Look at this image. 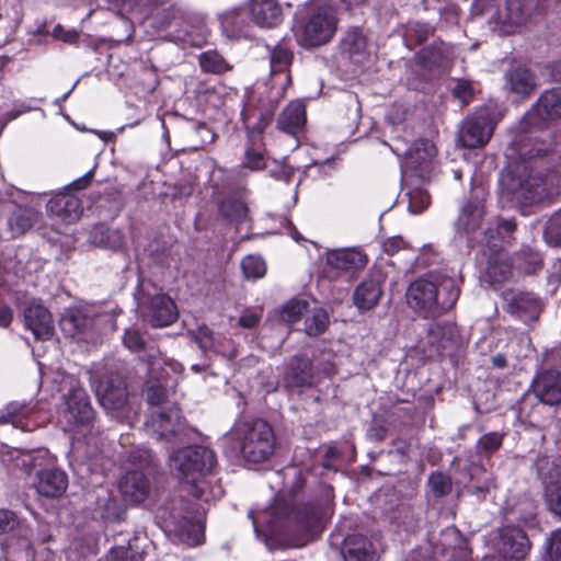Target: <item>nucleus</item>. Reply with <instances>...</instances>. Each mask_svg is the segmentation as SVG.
<instances>
[{"label":"nucleus","instance_id":"nucleus-1","mask_svg":"<svg viewBox=\"0 0 561 561\" xmlns=\"http://www.w3.org/2000/svg\"><path fill=\"white\" fill-rule=\"evenodd\" d=\"M181 371L179 363L160 355L151 356L146 387L150 415L146 424L159 440L182 443L188 434L179 408L165 400L169 388L176 385Z\"/></svg>","mask_w":561,"mask_h":561},{"label":"nucleus","instance_id":"nucleus-2","mask_svg":"<svg viewBox=\"0 0 561 561\" xmlns=\"http://www.w3.org/2000/svg\"><path fill=\"white\" fill-rule=\"evenodd\" d=\"M254 533L265 538L282 536L286 547H301L312 540L318 533L319 518L311 507L294 508L277 495L266 510L250 511Z\"/></svg>","mask_w":561,"mask_h":561},{"label":"nucleus","instance_id":"nucleus-3","mask_svg":"<svg viewBox=\"0 0 561 561\" xmlns=\"http://www.w3.org/2000/svg\"><path fill=\"white\" fill-rule=\"evenodd\" d=\"M224 444H230L232 453L239 451L250 462H262L270 458L275 448L272 426L262 419L239 420L224 436Z\"/></svg>","mask_w":561,"mask_h":561},{"label":"nucleus","instance_id":"nucleus-4","mask_svg":"<svg viewBox=\"0 0 561 561\" xmlns=\"http://www.w3.org/2000/svg\"><path fill=\"white\" fill-rule=\"evenodd\" d=\"M459 290L453 278H419L408 289L409 305L424 318L440 316L457 301Z\"/></svg>","mask_w":561,"mask_h":561},{"label":"nucleus","instance_id":"nucleus-5","mask_svg":"<svg viewBox=\"0 0 561 561\" xmlns=\"http://www.w3.org/2000/svg\"><path fill=\"white\" fill-rule=\"evenodd\" d=\"M337 21L336 10L332 5L311 3L296 13L291 31L298 45L316 47L332 39Z\"/></svg>","mask_w":561,"mask_h":561},{"label":"nucleus","instance_id":"nucleus-6","mask_svg":"<svg viewBox=\"0 0 561 561\" xmlns=\"http://www.w3.org/2000/svg\"><path fill=\"white\" fill-rule=\"evenodd\" d=\"M216 465L214 451L204 446H187L169 457L171 471L182 481L194 484Z\"/></svg>","mask_w":561,"mask_h":561},{"label":"nucleus","instance_id":"nucleus-7","mask_svg":"<svg viewBox=\"0 0 561 561\" xmlns=\"http://www.w3.org/2000/svg\"><path fill=\"white\" fill-rule=\"evenodd\" d=\"M93 419L94 411L87 392L81 387L71 386L65 397V408L59 419L64 431L76 432L79 427L89 425Z\"/></svg>","mask_w":561,"mask_h":561},{"label":"nucleus","instance_id":"nucleus-8","mask_svg":"<svg viewBox=\"0 0 561 561\" xmlns=\"http://www.w3.org/2000/svg\"><path fill=\"white\" fill-rule=\"evenodd\" d=\"M49 420L47 414H43L36 404L10 402L0 410V423H11L14 427L24 432H31L42 426Z\"/></svg>","mask_w":561,"mask_h":561},{"label":"nucleus","instance_id":"nucleus-9","mask_svg":"<svg viewBox=\"0 0 561 561\" xmlns=\"http://www.w3.org/2000/svg\"><path fill=\"white\" fill-rule=\"evenodd\" d=\"M561 360V348L552 350L546 358L548 364H557ZM534 392L537 398L546 404H558L561 402V370L547 369L537 375L533 382Z\"/></svg>","mask_w":561,"mask_h":561},{"label":"nucleus","instance_id":"nucleus-10","mask_svg":"<svg viewBox=\"0 0 561 561\" xmlns=\"http://www.w3.org/2000/svg\"><path fill=\"white\" fill-rule=\"evenodd\" d=\"M494 129V122L490 115L481 112L467 118L460 126L457 141L462 147H483L491 138Z\"/></svg>","mask_w":561,"mask_h":561},{"label":"nucleus","instance_id":"nucleus-11","mask_svg":"<svg viewBox=\"0 0 561 561\" xmlns=\"http://www.w3.org/2000/svg\"><path fill=\"white\" fill-rule=\"evenodd\" d=\"M91 308L88 306L71 307L65 310L60 319L62 332L71 337L85 335L94 325Z\"/></svg>","mask_w":561,"mask_h":561},{"label":"nucleus","instance_id":"nucleus-12","mask_svg":"<svg viewBox=\"0 0 561 561\" xmlns=\"http://www.w3.org/2000/svg\"><path fill=\"white\" fill-rule=\"evenodd\" d=\"M142 312L153 327L170 325L179 314L174 301L164 294L154 295Z\"/></svg>","mask_w":561,"mask_h":561},{"label":"nucleus","instance_id":"nucleus-13","mask_svg":"<svg viewBox=\"0 0 561 561\" xmlns=\"http://www.w3.org/2000/svg\"><path fill=\"white\" fill-rule=\"evenodd\" d=\"M500 537L502 541L501 552L505 559L519 561L528 554L530 542L519 528L505 526L501 529Z\"/></svg>","mask_w":561,"mask_h":561},{"label":"nucleus","instance_id":"nucleus-14","mask_svg":"<svg viewBox=\"0 0 561 561\" xmlns=\"http://www.w3.org/2000/svg\"><path fill=\"white\" fill-rule=\"evenodd\" d=\"M293 53L283 47L275 46L270 55L272 85L277 89V93L290 85L291 78L289 75V66L291 65Z\"/></svg>","mask_w":561,"mask_h":561},{"label":"nucleus","instance_id":"nucleus-15","mask_svg":"<svg viewBox=\"0 0 561 561\" xmlns=\"http://www.w3.org/2000/svg\"><path fill=\"white\" fill-rule=\"evenodd\" d=\"M95 394L100 404L106 411L119 410L127 400L126 387L119 378H108L98 382Z\"/></svg>","mask_w":561,"mask_h":561},{"label":"nucleus","instance_id":"nucleus-16","mask_svg":"<svg viewBox=\"0 0 561 561\" xmlns=\"http://www.w3.org/2000/svg\"><path fill=\"white\" fill-rule=\"evenodd\" d=\"M346 561H377L381 543L377 538L369 539L362 535L348 536L344 540Z\"/></svg>","mask_w":561,"mask_h":561},{"label":"nucleus","instance_id":"nucleus-17","mask_svg":"<svg viewBox=\"0 0 561 561\" xmlns=\"http://www.w3.org/2000/svg\"><path fill=\"white\" fill-rule=\"evenodd\" d=\"M47 209L66 224L77 221L83 213L79 196L70 192L60 193L50 198Z\"/></svg>","mask_w":561,"mask_h":561},{"label":"nucleus","instance_id":"nucleus-18","mask_svg":"<svg viewBox=\"0 0 561 561\" xmlns=\"http://www.w3.org/2000/svg\"><path fill=\"white\" fill-rule=\"evenodd\" d=\"M249 12L254 24L272 28L283 21V10L276 0H250Z\"/></svg>","mask_w":561,"mask_h":561},{"label":"nucleus","instance_id":"nucleus-19","mask_svg":"<svg viewBox=\"0 0 561 561\" xmlns=\"http://www.w3.org/2000/svg\"><path fill=\"white\" fill-rule=\"evenodd\" d=\"M437 149L435 145L426 139H420L404 153V167L424 176V171L436 157Z\"/></svg>","mask_w":561,"mask_h":561},{"label":"nucleus","instance_id":"nucleus-20","mask_svg":"<svg viewBox=\"0 0 561 561\" xmlns=\"http://www.w3.org/2000/svg\"><path fill=\"white\" fill-rule=\"evenodd\" d=\"M25 325L37 340H49L54 334L50 312L42 305H31L24 312Z\"/></svg>","mask_w":561,"mask_h":561},{"label":"nucleus","instance_id":"nucleus-21","mask_svg":"<svg viewBox=\"0 0 561 561\" xmlns=\"http://www.w3.org/2000/svg\"><path fill=\"white\" fill-rule=\"evenodd\" d=\"M504 300L508 311L523 321H534L539 316V300L529 293H505Z\"/></svg>","mask_w":561,"mask_h":561},{"label":"nucleus","instance_id":"nucleus-22","mask_svg":"<svg viewBox=\"0 0 561 561\" xmlns=\"http://www.w3.org/2000/svg\"><path fill=\"white\" fill-rule=\"evenodd\" d=\"M67 485L66 473L55 468L41 470L34 481L37 493L47 497L59 496L66 491Z\"/></svg>","mask_w":561,"mask_h":561},{"label":"nucleus","instance_id":"nucleus-23","mask_svg":"<svg viewBox=\"0 0 561 561\" xmlns=\"http://www.w3.org/2000/svg\"><path fill=\"white\" fill-rule=\"evenodd\" d=\"M148 488L147 479L138 471L126 473L118 483V489L123 497L130 503L142 502L148 494Z\"/></svg>","mask_w":561,"mask_h":561},{"label":"nucleus","instance_id":"nucleus-24","mask_svg":"<svg viewBox=\"0 0 561 561\" xmlns=\"http://www.w3.org/2000/svg\"><path fill=\"white\" fill-rule=\"evenodd\" d=\"M366 263V255L357 248L334 249L327 252V264L336 270L358 268Z\"/></svg>","mask_w":561,"mask_h":561},{"label":"nucleus","instance_id":"nucleus-25","mask_svg":"<svg viewBox=\"0 0 561 561\" xmlns=\"http://www.w3.org/2000/svg\"><path fill=\"white\" fill-rule=\"evenodd\" d=\"M306 123V108L301 101H293L278 117V127L290 135H296Z\"/></svg>","mask_w":561,"mask_h":561},{"label":"nucleus","instance_id":"nucleus-26","mask_svg":"<svg viewBox=\"0 0 561 561\" xmlns=\"http://www.w3.org/2000/svg\"><path fill=\"white\" fill-rule=\"evenodd\" d=\"M382 295L380 282L368 278L364 279L355 289L353 299L359 310L374 308Z\"/></svg>","mask_w":561,"mask_h":561},{"label":"nucleus","instance_id":"nucleus-27","mask_svg":"<svg viewBox=\"0 0 561 561\" xmlns=\"http://www.w3.org/2000/svg\"><path fill=\"white\" fill-rule=\"evenodd\" d=\"M284 380L286 386L289 388H302L311 386V363L305 358L291 359Z\"/></svg>","mask_w":561,"mask_h":561},{"label":"nucleus","instance_id":"nucleus-28","mask_svg":"<svg viewBox=\"0 0 561 561\" xmlns=\"http://www.w3.org/2000/svg\"><path fill=\"white\" fill-rule=\"evenodd\" d=\"M505 88L508 91L522 96L530 94L535 89L534 76L524 67L510 70L505 75Z\"/></svg>","mask_w":561,"mask_h":561},{"label":"nucleus","instance_id":"nucleus-29","mask_svg":"<svg viewBox=\"0 0 561 561\" xmlns=\"http://www.w3.org/2000/svg\"><path fill=\"white\" fill-rule=\"evenodd\" d=\"M483 213V205L480 201L467 203L460 210L456 229L461 232L474 231L480 227Z\"/></svg>","mask_w":561,"mask_h":561},{"label":"nucleus","instance_id":"nucleus-30","mask_svg":"<svg viewBox=\"0 0 561 561\" xmlns=\"http://www.w3.org/2000/svg\"><path fill=\"white\" fill-rule=\"evenodd\" d=\"M534 112L542 118L561 116V89L545 92L535 105Z\"/></svg>","mask_w":561,"mask_h":561},{"label":"nucleus","instance_id":"nucleus-31","mask_svg":"<svg viewBox=\"0 0 561 561\" xmlns=\"http://www.w3.org/2000/svg\"><path fill=\"white\" fill-rule=\"evenodd\" d=\"M90 241L96 247L116 250L123 245L124 237L119 230L99 226L91 231Z\"/></svg>","mask_w":561,"mask_h":561},{"label":"nucleus","instance_id":"nucleus-32","mask_svg":"<svg viewBox=\"0 0 561 561\" xmlns=\"http://www.w3.org/2000/svg\"><path fill=\"white\" fill-rule=\"evenodd\" d=\"M486 275L494 283H502L512 275V263L506 253L496 252L489 261Z\"/></svg>","mask_w":561,"mask_h":561},{"label":"nucleus","instance_id":"nucleus-33","mask_svg":"<svg viewBox=\"0 0 561 561\" xmlns=\"http://www.w3.org/2000/svg\"><path fill=\"white\" fill-rule=\"evenodd\" d=\"M222 33L228 38H237L244 32L245 21L238 9H230L219 14Z\"/></svg>","mask_w":561,"mask_h":561},{"label":"nucleus","instance_id":"nucleus-34","mask_svg":"<svg viewBox=\"0 0 561 561\" xmlns=\"http://www.w3.org/2000/svg\"><path fill=\"white\" fill-rule=\"evenodd\" d=\"M38 214L33 208H18L9 218V228L13 236L26 232L37 221Z\"/></svg>","mask_w":561,"mask_h":561},{"label":"nucleus","instance_id":"nucleus-35","mask_svg":"<svg viewBox=\"0 0 561 561\" xmlns=\"http://www.w3.org/2000/svg\"><path fill=\"white\" fill-rule=\"evenodd\" d=\"M523 0H506L503 9L497 12V19L501 23L517 26L526 21Z\"/></svg>","mask_w":561,"mask_h":561},{"label":"nucleus","instance_id":"nucleus-36","mask_svg":"<svg viewBox=\"0 0 561 561\" xmlns=\"http://www.w3.org/2000/svg\"><path fill=\"white\" fill-rule=\"evenodd\" d=\"M180 541L187 546H198L204 540V526L201 522L185 520L176 528Z\"/></svg>","mask_w":561,"mask_h":561},{"label":"nucleus","instance_id":"nucleus-37","mask_svg":"<svg viewBox=\"0 0 561 561\" xmlns=\"http://www.w3.org/2000/svg\"><path fill=\"white\" fill-rule=\"evenodd\" d=\"M343 46L352 58L356 61H360V57L367 50V39L360 31L354 30L347 33L343 39Z\"/></svg>","mask_w":561,"mask_h":561},{"label":"nucleus","instance_id":"nucleus-38","mask_svg":"<svg viewBox=\"0 0 561 561\" xmlns=\"http://www.w3.org/2000/svg\"><path fill=\"white\" fill-rule=\"evenodd\" d=\"M243 275L248 279H257L265 275L266 264L259 255H247L241 261Z\"/></svg>","mask_w":561,"mask_h":561},{"label":"nucleus","instance_id":"nucleus-39","mask_svg":"<svg viewBox=\"0 0 561 561\" xmlns=\"http://www.w3.org/2000/svg\"><path fill=\"white\" fill-rule=\"evenodd\" d=\"M329 323V316L325 310L317 308L306 319V332L308 335H319L323 333Z\"/></svg>","mask_w":561,"mask_h":561},{"label":"nucleus","instance_id":"nucleus-40","mask_svg":"<svg viewBox=\"0 0 561 561\" xmlns=\"http://www.w3.org/2000/svg\"><path fill=\"white\" fill-rule=\"evenodd\" d=\"M518 170L519 165H517L514 170L510 167L507 170L501 173L500 178L501 186L513 195L528 187V181L515 178V174Z\"/></svg>","mask_w":561,"mask_h":561},{"label":"nucleus","instance_id":"nucleus-41","mask_svg":"<svg viewBox=\"0 0 561 561\" xmlns=\"http://www.w3.org/2000/svg\"><path fill=\"white\" fill-rule=\"evenodd\" d=\"M221 213L237 224H242L248 218V207L241 201H227L222 203Z\"/></svg>","mask_w":561,"mask_h":561},{"label":"nucleus","instance_id":"nucleus-42","mask_svg":"<svg viewBox=\"0 0 561 561\" xmlns=\"http://www.w3.org/2000/svg\"><path fill=\"white\" fill-rule=\"evenodd\" d=\"M199 65L207 72H222L227 65L216 51H206L199 56Z\"/></svg>","mask_w":561,"mask_h":561},{"label":"nucleus","instance_id":"nucleus-43","mask_svg":"<svg viewBox=\"0 0 561 561\" xmlns=\"http://www.w3.org/2000/svg\"><path fill=\"white\" fill-rule=\"evenodd\" d=\"M428 193L423 188H415L409 193V209L413 214L424 211L430 205Z\"/></svg>","mask_w":561,"mask_h":561},{"label":"nucleus","instance_id":"nucleus-44","mask_svg":"<svg viewBox=\"0 0 561 561\" xmlns=\"http://www.w3.org/2000/svg\"><path fill=\"white\" fill-rule=\"evenodd\" d=\"M306 308L305 301L291 299L283 307L282 319L287 323H294L301 317Z\"/></svg>","mask_w":561,"mask_h":561},{"label":"nucleus","instance_id":"nucleus-45","mask_svg":"<svg viewBox=\"0 0 561 561\" xmlns=\"http://www.w3.org/2000/svg\"><path fill=\"white\" fill-rule=\"evenodd\" d=\"M428 485L433 493L437 496L447 494L451 489L450 479L440 472L431 474L428 479Z\"/></svg>","mask_w":561,"mask_h":561},{"label":"nucleus","instance_id":"nucleus-46","mask_svg":"<svg viewBox=\"0 0 561 561\" xmlns=\"http://www.w3.org/2000/svg\"><path fill=\"white\" fill-rule=\"evenodd\" d=\"M265 165H266V161H265V157H264L263 152L260 150L250 148V149L245 150L244 162L240 168L241 169L248 168L251 171H257V170L265 168Z\"/></svg>","mask_w":561,"mask_h":561},{"label":"nucleus","instance_id":"nucleus-47","mask_svg":"<svg viewBox=\"0 0 561 561\" xmlns=\"http://www.w3.org/2000/svg\"><path fill=\"white\" fill-rule=\"evenodd\" d=\"M545 237L556 243H561V211L549 219L545 229Z\"/></svg>","mask_w":561,"mask_h":561},{"label":"nucleus","instance_id":"nucleus-48","mask_svg":"<svg viewBox=\"0 0 561 561\" xmlns=\"http://www.w3.org/2000/svg\"><path fill=\"white\" fill-rule=\"evenodd\" d=\"M20 525L18 516L9 510H0V535L14 530Z\"/></svg>","mask_w":561,"mask_h":561},{"label":"nucleus","instance_id":"nucleus-49","mask_svg":"<svg viewBox=\"0 0 561 561\" xmlns=\"http://www.w3.org/2000/svg\"><path fill=\"white\" fill-rule=\"evenodd\" d=\"M546 501L549 510L561 517V485L547 489Z\"/></svg>","mask_w":561,"mask_h":561},{"label":"nucleus","instance_id":"nucleus-50","mask_svg":"<svg viewBox=\"0 0 561 561\" xmlns=\"http://www.w3.org/2000/svg\"><path fill=\"white\" fill-rule=\"evenodd\" d=\"M123 342L131 352H140L145 346L141 334L134 329L126 330Z\"/></svg>","mask_w":561,"mask_h":561},{"label":"nucleus","instance_id":"nucleus-51","mask_svg":"<svg viewBox=\"0 0 561 561\" xmlns=\"http://www.w3.org/2000/svg\"><path fill=\"white\" fill-rule=\"evenodd\" d=\"M262 309H247L239 318V325L244 329L254 328L261 320Z\"/></svg>","mask_w":561,"mask_h":561},{"label":"nucleus","instance_id":"nucleus-52","mask_svg":"<svg viewBox=\"0 0 561 561\" xmlns=\"http://www.w3.org/2000/svg\"><path fill=\"white\" fill-rule=\"evenodd\" d=\"M501 444L502 435L496 432H492L483 435L479 439L478 447L485 451H493L496 450L501 446Z\"/></svg>","mask_w":561,"mask_h":561},{"label":"nucleus","instance_id":"nucleus-53","mask_svg":"<svg viewBox=\"0 0 561 561\" xmlns=\"http://www.w3.org/2000/svg\"><path fill=\"white\" fill-rule=\"evenodd\" d=\"M548 552L551 561H561V529L551 534L548 540Z\"/></svg>","mask_w":561,"mask_h":561},{"label":"nucleus","instance_id":"nucleus-54","mask_svg":"<svg viewBox=\"0 0 561 561\" xmlns=\"http://www.w3.org/2000/svg\"><path fill=\"white\" fill-rule=\"evenodd\" d=\"M53 36L68 44H75L79 39V32L71 28L66 30L62 25L58 24L53 30Z\"/></svg>","mask_w":561,"mask_h":561},{"label":"nucleus","instance_id":"nucleus-55","mask_svg":"<svg viewBox=\"0 0 561 561\" xmlns=\"http://www.w3.org/2000/svg\"><path fill=\"white\" fill-rule=\"evenodd\" d=\"M454 95L462 103H467L473 94V88L468 81H459L454 90Z\"/></svg>","mask_w":561,"mask_h":561},{"label":"nucleus","instance_id":"nucleus-56","mask_svg":"<svg viewBox=\"0 0 561 561\" xmlns=\"http://www.w3.org/2000/svg\"><path fill=\"white\" fill-rule=\"evenodd\" d=\"M405 242L403 239L399 236H394L391 238L386 239L382 242V250L388 255H393L397 252H399L401 249H404Z\"/></svg>","mask_w":561,"mask_h":561},{"label":"nucleus","instance_id":"nucleus-57","mask_svg":"<svg viewBox=\"0 0 561 561\" xmlns=\"http://www.w3.org/2000/svg\"><path fill=\"white\" fill-rule=\"evenodd\" d=\"M196 342L199 344V347L203 350H209L214 347V336L213 332L205 328H201L198 335L196 336Z\"/></svg>","mask_w":561,"mask_h":561},{"label":"nucleus","instance_id":"nucleus-58","mask_svg":"<svg viewBox=\"0 0 561 561\" xmlns=\"http://www.w3.org/2000/svg\"><path fill=\"white\" fill-rule=\"evenodd\" d=\"M28 460H23V463L32 468L42 466L44 462L50 460V456L46 450H37L34 455L28 456Z\"/></svg>","mask_w":561,"mask_h":561},{"label":"nucleus","instance_id":"nucleus-59","mask_svg":"<svg viewBox=\"0 0 561 561\" xmlns=\"http://www.w3.org/2000/svg\"><path fill=\"white\" fill-rule=\"evenodd\" d=\"M515 227H516V225L513 220H510V219L501 220L497 224L496 233L501 234V238L504 241L505 238L510 237L511 233L515 230Z\"/></svg>","mask_w":561,"mask_h":561},{"label":"nucleus","instance_id":"nucleus-60","mask_svg":"<svg viewBox=\"0 0 561 561\" xmlns=\"http://www.w3.org/2000/svg\"><path fill=\"white\" fill-rule=\"evenodd\" d=\"M271 175L275 176L278 180H284L285 182H290V179L293 176V169H290L287 165H276V170H270Z\"/></svg>","mask_w":561,"mask_h":561},{"label":"nucleus","instance_id":"nucleus-61","mask_svg":"<svg viewBox=\"0 0 561 561\" xmlns=\"http://www.w3.org/2000/svg\"><path fill=\"white\" fill-rule=\"evenodd\" d=\"M12 311L10 308L0 306V327H8L12 321Z\"/></svg>","mask_w":561,"mask_h":561},{"label":"nucleus","instance_id":"nucleus-62","mask_svg":"<svg viewBox=\"0 0 561 561\" xmlns=\"http://www.w3.org/2000/svg\"><path fill=\"white\" fill-rule=\"evenodd\" d=\"M92 179V172H88L85 173L82 178L76 180L71 185L73 186L75 190H82L83 187H85L88 185V183L91 181Z\"/></svg>","mask_w":561,"mask_h":561},{"label":"nucleus","instance_id":"nucleus-63","mask_svg":"<svg viewBox=\"0 0 561 561\" xmlns=\"http://www.w3.org/2000/svg\"><path fill=\"white\" fill-rule=\"evenodd\" d=\"M492 362L493 365L496 366L497 368H504L506 366V359L502 354H497L496 356H494L492 358Z\"/></svg>","mask_w":561,"mask_h":561},{"label":"nucleus","instance_id":"nucleus-64","mask_svg":"<svg viewBox=\"0 0 561 561\" xmlns=\"http://www.w3.org/2000/svg\"><path fill=\"white\" fill-rule=\"evenodd\" d=\"M286 220V229L288 231V233L290 234V237L295 240L298 241V232L296 231V229L293 227L291 222L288 221L287 219Z\"/></svg>","mask_w":561,"mask_h":561}]
</instances>
